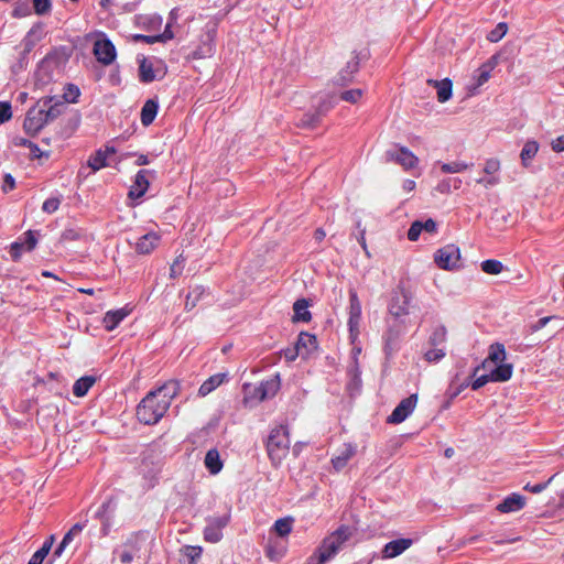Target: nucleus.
Segmentation results:
<instances>
[{"instance_id": "1", "label": "nucleus", "mask_w": 564, "mask_h": 564, "mask_svg": "<svg viewBox=\"0 0 564 564\" xmlns=\"http://www.w3.org/2000/svg\"><path fill=\"white\" fill-rule=\"evenodd\" d=\"M411 300V293L404 288H398L392 293L386 317L387 330L382 337L387 357H391L399 349L400 338L408 330Z\"/></svg>"}, {"instance_id": "2", "label": "nucleus", "mask_w": 564, "mask_h": 564, "mask_svg": "<svg viewBox=\"0 0 564 564\" xmlns=\"http://www.w3.org/2000/svg\"><path fill=\"white\" fill-rule=\"evenodd\" d=\"M180 382L171 380L151 390L137 405L135 414L139 422L154 425L161 421L171 406L172 400L178 394Z\"/></svg>"}, {"instance_id": "3", "label": "nucleus", "mask_w": 564, "mask_h": 564, "mask_svg": "<svg viewBox=\"0 0 564 564\" xmlns=\"http://www.w3.org/2000/svg\"><path fill=\"white\" fill-rule=\"evenodd\" d=\"M265 447L272 465L279 466L290 449L288 429L282 425L274 427L267 438Z\"/></svg>"}, {"instance_id": "4", "label": "nucleus", "mask_w": 564, "mask_h": 564, "mask_svg": "<svg viewBox=\"0 0 564 564\" xmlns=\"http://www.w3.org/2000/svg\"><path fill=\"white\" fill-rule=\"evenodd\" d=\"M162 469V458L159 453L150 449L142 454L139 465V474L142 476V487L152 489L159 482V475Z\"/></svg>"}, {"instance_id": "5", "label": "nucleus", "mask_w": 564, "mask_h": 564, "mask_svg": "<svg viewBox=\"0 0 564 564\" xmlns=\"http://www.w3.org/2000/svg\"><path fill=\"white\" fill-rule=\"evenodd\" d=\"M350 535V528L347 525H340L336 531L323 540L321 546L316 551V554L322 558V561H329L338 553Z\"/></svg>"}, {"instance_id": "6", "label": "nucleus", "mask_w": 564, "mask_h": 564, "mask_svg": "<svg viewBox=\"0 0 564 564\" xmlns=\"http://www.w3.org/2000/svg\"><path fill=\"white\" fill-rule=\"evenodd\" d=\"M229 522V513L217 517H207L206 527L204 528L203 531L204 540L208 543H218L219 541H221L224 536L223 530L228 525Z\"/></svg>"}, {"instance_id": "7", "label": "nucleus", "mask_w": 564, "mask_h": 564, "mask_svg": "<svg viewBox=\"0 0 564 564\" xmlns=\"http://www.w3.org/2000/svg\"><path fill=\"white\" fill-rule=\"evenodd\" d=\"M46 123L43 110L37 101L35 106L28 110L23 122V130L30 137H35Z\"/></svg>"}, {"instance_id": "8", "label": "nucleus", "mask_w": 564, "mask_h": 564, "mask_svg": "<svg viewBox=\"0 0 564 564\" xmlns=\"http://www.w3.org/2000/svg\"><path fill=\"white\" fill-rule=\"evenodd\" d=\"M117 503L112 498L104 501L98 509L95 511V518L101 522V535L106 536L109 534L115 518Z\"/></svg>"}, {"instance_id": "9", "label": "nucleus", "mask_w": 564, "mask_h": 564, "mask_svg": "<svg viewBox=\"0 0 564 564\" xmlns=\"http://www.w3.org/2000/svg\"><path fill=\"white\" fill-rule=\"evenodd\" d=\"M417 403V394L413 393L400 401L392 413L388 416L387 422L390 424H400L412 414Z\"/></svg>"}, {"instance_id": "10", "label": "nucleus", "mask_w": 564, "mask_h": 564, "mask_svg": "<svg viewBox=\"0 0 564 564\" xmlns=\"http://www.w3.org/2000/svg\"><path fill=\"white\" fill-rule=\"evenodd\" d=\"M460 249H437L434 254V261L438 268L453 270L462 267Z\"/></svg>"}, {"instance_id": "11", "label": "nucleus", "mask_w": 564, "mask_h": 564, "mask_svg": "<svg viewBox=\"0 0 564 564\" xmlns=\"http://www.w3.org/2000/svg\"><path fill=\"white\" fill-rule=\"evenodd\" d=\"M94 55L104 65H110L117 56L116 47L108 39H99L94 44Z\"/></svg>"}, {"instance_id": "12", "label": "nucleus", "mask_w": 564, "mask_h": 564, "mask_svg": "<svg viewBox=\"0 0 564 564\" xmlns=\"http://www.w3.org/2000/svg\"><path fill=\"white\" fill-rule=\"evenodd\" d=\"M155 172L150 170H140L134 177L132 185L130 186L128 196L131 199L141 198L150 186L149 176H154Z\"/></svg>"}, {"instance_id": "13", "label": "nucleus", "mask_w": 564, "mask_h": 564, "mask_svg": "<svg viewBox=\"0 0 564 564\" xmlns=\"http://www.w3.org/2000/svg\"><path fill=\"white\" fill-rule=\"evenodd\" d=\"M360 66V56L358 53L352 52L349 56V59L346 62L345 67L340 69L337 76V84L340 86L348 85L352 78L354 75L359 70Z\"/></svg>"}, {"instance_id": "14", "label": "nucleus", "mask_w": 564, "mask_h": 564, "mask_svg": "<svg viewBox=\"0 0 564 564\" xmlns=\"http://www.w3.org/2000/svg\"><path fill=\"white\" fill-rule=\"evenodd\" d=\"M361 319V303L358 299L357 292L349 291V317L348 327L350 333L358 332Z\"/></svg>"}, {"instance_id": "15", "label": "nucleus", "mask_w": 564, "mask_h": 564, "mask_svg": "<svg viewBox=\"0 0 564 564\" xmlns=\"http://www.w3.org/2000/svg\"><path fill=\"white\" fill-rule=\"evenodd\" d=\"M390 161L399 163L404 170H411L417 165L419 159L408 148L401 147L398 152L388 151Z\"/></svg>"}, {"instance_id": "16", "label": "nucleus", "mask_w": 564, "mask_h": 564, "mask_svg": "<svg viewBox=\"0 0 564 564\" xmlns=\"http://www.w3.org/2000/svg\"><path fill=\"white\" fill-rule=\"evenodd\" d=\"M525 503L527 498L518 492H512L497 505L496 510L500 513L517 512L523 509Z\"/></svg>"}, {"instance_id": "17", "label": "nucleus", "mask_w": 564, "mask_h": 564, "mask_svg": "<svg viewBox=\"0 0 564 564\" xmlns=\"http://www.w3.org/2000/svg\"><path fill=\"white\" fill-rule=\"evenodd\" d=\"M117 150L115 147L106 145L104 149H98L88 159L87 164L94 171L97 172L102 167L108 166V158L116 154Z\"/></svg>"}, {"instance_id": "18", "label": "nucleus", "mask_w": 564, "mask_h": 564, "mask_svg": "<svg viewBox=\"0 0 564 564\" xmlns=\"http://www.w3.org/2000/svg\"><path fill=\"white\" fill-rule=\"evenodd\" d=\"M281 387L280 375L276 373L270 379L263 380L258 384V402L272 398Z\"/></svg>"}, {"instance_id": "19", "label": "nucleus", "mask_w": 564, "mask_h": 564, "mask_svg": "<svg viewBox=\"0 0 564 564\" xmlns=\"http://www.w3.org/2000/svg\"><path fill=\"white\" fill-rule=\"evenodd\" d=\"M357 446L351 443H345L339 448L338 454L332 458V465L335 470L339 471L348 464L349 459L355 456Z\"/></svg>"}, {"instance_id": "20", "label": "nucleus", "mask_w": 564, "mask_h": 564, "mask_svg": "<svg viewBox=\"0 0 564 564\" xmlns=\"http://www.w3.org/2000/svg\"><path fill=\"white\" fill-rule=\"evenodd\" d=\"M412 545L411 539H398L388 542L382 550L383 558H392L402 554Z\"/></svg>"}, {"instance_id": "21", "label": "nucleus", "mask_w": 564, "mask_h": 564, "mask_svg": "<svg viewBox=\"0 0 564 564\" xmlns=\"http://www.w3.org/2000/svg\"><path fill=\"white\" fill-rule=\"evenodd\" d=\"M130 312L131 311L127 307L108 311L102 318L105 329L108 332L113 330L130 314Z\"/></svg>"}, {"instance_id": "22", "label": "nucleus", "mask_w": 564, "mask_h": 564, "mask_svg": "<svg viewBox=\"0 0 564 564\" xmlns=\"http://www.w3.org/2000/svg\"><path fill=\"white\" fill-rule=\"evenodd\" d=\"M436 228L437 224L432 218H429L425 221L416 220L412 223L410 229L408 230V238L411 241H416L422 231L433 234L436 231Z\"/></svg>"}, {"instance_id": "23", "label": "nucleus", "mask_w": 564, "mask_h": 564, "mask_svg": "<svg viewBox=\"0 0 564 564\" xmlns=\"http://www.w3.org/2000/svg\"><path fill=\"white\" fill-rule=\"evenodd\" d=\"M40 108L43 110L46 122L53 121L61 116L64 108L63 102L53 104L52 97H45L39 100Z\"/></svg>"}, {"instance_id": "24", "label": "nucleus", "mask_w": 564, "mask_h": 564, "mask_svg": "<svg viewBox=\"0 0 564 564\" xmlns=\"http://www.w3.org/2000/svg\"><path fill=\"white\" fill-rule=\"evenodd\" d=\"M204 465L210 475H217L221 471L224 463L217 448H210L207 451L204 458Z\"/></svg>"}, {"instance_id": "25", "label": "nucleus", "mask_w": 564, "mask_h": 564, "mask_svg": "<svg viewBox=\"0 0 564 564\" xmlns=\"http://www.w3.org/2000/svg\"><path fill=\"white\" fill-rule=\"evenodd\" d=\"M310 302L306 299H299L293 304V322L307 323L312 319V314L308 311Z\"/></svg>"}, {"instance_id": "26", "label": "nucleus", "mask_w": 564, "mask_h": 564, "mask_svg": "<svg viewBox=\"0 0 564 564\" xmlns=\"http://www.w3.org/2000/svg\"><path fill=\"white\" fill-rule=\"evenodd\" d=\"M539 148L540 145L535 140H528L524 143L520 152L521 164L523 167H529L531 165V161L536 155Z\"/></svg>"}, {"instance_id": "27", "label": "nucleus", "mask_w": 564, "mask_h": 564, "mask_svg": "<svg viewBox=\"0 0 564 564\" xmlns=\"http://www.w3.org/2000/svg\"><path fill=\"white\" fill-rule=\"evenodd\" d=\"M159 104L154 99H148L141 109V122L144 127L150 126L158 113Z\"/></svg>"}, {"instance_id": "28", "label": "nucleus", "mask_w": 564, "mask_h": 564, "mask_svg": "<svg viewBox=\"0 0 564 564\" xmlns=\"http://www.w3.org/2000/svg\"><path fill=\"white\" fill-rule=\"evenodd\" d=\"M227 379L226 373H216L205 380L198 389L200 397H206Z\"/></svg>"}, {"instance_id": "29", "label": "nucleus", "mask_w": 564, "mask_h": 564, "mask_svg": "<svg viewBox=\"0 0 564 564\" xmlns=\"http://www.w3.org/2000/svg\"><path fill=\"white\" fill-rule=\"evenodd\" d=\"M427 83L434 85L437 88V99L440 102H445L452 97L453 84L451 79L445 78L440 82L430 79Z\"/></svg>"}, {"instance_id": "30", "label": "nucleus", "mask_w": 564, "mask_h": 564, "mask_svg": "<svg viewBox=\"0 0 564 564\" xmlns=\"http://www.w3.org/2000/svg\"><path fill=\"white\" fill-rule=\"evenodd\" d=\"M95 382L96 378L93 376H84L77 379L73 386L74 395L78 398L85 397Z\"/></svg>"}, {"instance_id": "31", "label": "nucleus", "mask_w": 564, "mask_h": 564, "mask_svg": "<svg viewBox=\"0 0 564 564\" xmlns=\"http://www.w3.org/2000/svg\"><path fill=\"white\" fill-rule=\"evenodd\" d=\"M513 372V367L511 364H500L490 371L491 381L492 382H505L508 381Z\"/></svg>"}, {"instance_id": "32", "label": "nucleus", "mask_w": 564, "mask_h": 564, "mask_svg": "<svg viewBox=\"0 0 564 564\" xmlns=\"http://www.w3.org/2000/svg\"><path fill=\"white\" fill-rule=\"evenodd\" d=\"M447 340V329L444 325L436 326L429 337L431 347H445Z\"/></svg>"}, {"instance_id": "33", "label": "nucleus", "mask_w": 564, "mask_h": 564, "mask_svg": "<svg viewBox=\"0 0 564 564\" xmlns=\"http://www.w3.org/2000/svg\"><path fill=\"white\" fill-rule=\"evenodd\" d=\"M295 346L300 351H302V349H306V352H311V350L316 349L317 347L316 336L306 332H302L297 337Z\"/></svg>"}, {"instance_id": "34", "label": "nucleus", "mask_w": 564, "mask_h": 564, "mask_svg": "<svg viewBox=\"0 0 564 564\" xmlns=\"http://www.w3.org/2000/svg\"><path fill=\"white\" fill-rule=\"evenodd\" d=\"M293 519L291 517H285L276 520L273 524V530L280 538H284L289 535L292 531Z\"/></svg>"}, {"instance_id": "35", "label": "nucleus", "mask_w": 564, "mask_h": 564, "mask_svg": "<svg viewBox=\"0 0 564 564\" xmlns=\"http://www.w3.org/2000/svg\"><path fill=\"white\" fill-rule=\"evenodd\" d=\"M496 62L489 61L482 64L476 72L475 78L478 86L487 83L491 76V72L495 68Z\"/></svg>"}, {"instance_id": "36", "label": "nucleus", "mask_w": 564, "mask_h": 564, "mask_svg": "<svg viewBox=\"0 0 564 564\" xmlns=\"http://www.w3.org/2000/svg\"><path fill=\"white\" fill-rule=\"evenodd\" d=\"M321 109L315 110L314 112H307L303 116L301 119V126L304 128H315L319 124L322 117L324 116L325 111Z\"/></svg>"}, {"instance_id": "37", "label": "nucleus", "mask_w": 564, "mask_h": 564, "mask_svg": "<svg viewBox=\"0 0 564 564\" xmlns=\"http://www.w3.org/2000/svg\"><path fill=\"white\" fill-rule=\"evenodd\" d=\"M139 78L142 83H151L155 79L153 66L151 63L147 62L145 58H143L139 66Z\"/></svg>"}, {"instance_id": "38", "label": "nucleus", "mask_w": 564, "mask_h": 564, "mask_svg": "<svg viewBox=\"0 0 564 564\" xmlns=\"http://www.w3.org/2000/svg\"><path fill=\"white\" fill-rule=\"evenodd\" d=\"M488 359L495 364L502 362L506 359V349L503 344L494 343L489 347Z\"/></svg>"}, {"instance_id": "39", "label": "nucleus", "mask_w": 564, "mask_h": 564, "mask_svg": "<svg viewBox=\"0 0 564 564\" xmlns=\"http://www.w3.org/2000/svg\"><path fill=\"white\" fill-rule=\"evenodd\" d=\"M52 546V541H46L43 545L31 556L28 564H42L47 556Z\"/></svg>"}, {"instance_id": "40", "label": "nucleus", "mask_w": 564, "mask_h": 564, "mask_svg": "<svg viewBox=\"0 0 564 564\" xmlns=\"http://www.w3.org/2000/svg\"><path fill=\"white\" fill-rule=\"evenodd\" d=\"M480 267L481 270L487 274H499L503 269L502 262L495 259L482 261Z\"/></svg>"}, {"instance_id": "41", "label": "nucleus", "mask_w": 564, "mask_h": 564, "mask_svg": "<svg viewBox=\"0 0 564 564\" xmlns=\"http://www.w3.org/2000/svg\"><path fill=\"white\" fill-rule=\"evenodd\" d=\"M470 166H473V163L468 164L462 161H455L442 164L441 170L444 173H459L466 171Z\"/></svg>"}, {"instance_id": "42", "label": "nucleus", "mask_w": 564, "mask_h": 564, "mask_svg": "<svg viewBox=\"0 0 564 564\" xmlns=\"http://www.w3.org/2000/svg\"><path fill=\"white\" fill-rule=\"evenodd\" d=\"M203 549L200 546L186 545L184 547V556L186 562L184 564H196V561L202 556Z\"/></svg>"}, {"instance_id": "43", "label": "nucleus", "mask_w": 564, "mask_h": 564, "mask_svg": "<svg viewBox=\"0 0 564 564\" xmlns=\"http://www.w3.org/2000/svg\"><path fill=\"white\" fill-rule=\"evenodd\" d=\"M446 356L445 347H431L424 354L427 362H438Z\"/></svg>"}, {"instance_id": "44", "label": "nucleus", "mask_w": 564, "mask_h": 564, "mask_svg": "<svg viewBox=\"0 0 564 564\" xmlns=\"http://www.w3.org/2000/svg\"><path fill=\"white\" fill-rule=\"evenodd\" d=\"M489 381H491V376L490 373L488 375H482L478 378H476L475 380H473L470 383H465L463 384L457 391H455L453 394H452V398H455L459 394L462 388L470 384L471 389L473 390H479L480 388H482L485 384H487Z\"/></svg>"}, {"instance_id": "45", "label": "nucleus", "mask_w": 564, "mask_h": 564, "mask_svg": "<svg viewBox=\"0 0 564 564\" xmlns=\"http://www.w3.org/2000/svg\"><path fill=\"white\" fill-rule=\"evenodd\" d=\"M86 525H87V520H85L84 522L75 523L68 530V532L64 535V538L62 540L64 542V544L69 545L72 543V541L74 540V538L79 535L82 533V531L86 528Z\"/></svg>"}, {"instance_id": "46", "label": "nucleus", "mask_w": 564, "mask_h": 564, "mask_svg": "<svg viewBox=\"0 0 564 564\" xmlns=\"http://www.w3.org/2000/svg\"><path fill=\"white\" fill-rule=\"evenodd\" d=\"M350 380L347 384L348 390L352 393L354 391H359L361 387V378L360 371L357 366L350 369L349 371Z\"/></svg>"}, {"instance_id": "47", "label": "nucleus", "mask_w": 564, "mask_h": 564, "mask_svg": "<svg viewBox=\"0 0 564 564\" xmlns=\"http://www.w3.org/2000/svg\"><path fill=\"white\" fill-rule=\"evenodd\" d=\"M79 96H80V90L76 85H74V84L66 85L63 97L67 102H70V104L78 102Z\"/></svg>"}, {"instance_id": "48", "label": "nucleus", "mask_w": 564, "mask_h": 564, "mask_svg": "<svg viewBox=\"0 0 564 564\" xmlns=\"http://www.w3.org/2000/svg\"><path fill=\"white\" fill-rule=\"evenodd\" d=\"M160 235L158 232H148L140 238L137 247H154L160 243Z\"/></svg>"}, {"instance_id": "49", "label": "nucleus", "mask_w": 564, "mask_h": 564, "mask_svg": "<svg viewBox=\"0 0 564 564\" xmlns=\"http://www.w3.org/2000/svg\"><path fill=\"white\" fill-rule=\"evenodd\" d=\"M202 294H203L202 288L197 286V288L193 289L186 296L185 310H187V311L193 310Z\"/></svg>"}, {"instance_id": "50", "label": "nucleus", "mask_w": 564, "mask_h": 564, "mask_svg": "<svg viewBox=\"0 0 564 564\" xmlns=\"http://www.w3.org/2000/svg\"><path fill=\"white\" fill-rule=\"evenodd\" d=\"M508 26L507 23L501 22L499 23L489 34L488 40L490 42H498L500 41L505 34L507 33Z\"/></svg>"}, {"instance_id": "51", "label": "nucleus", "mask_w": 564, "mask_h": 564, "mask_svg": "<svg viewBox=\"0 0 564 564\" xmlns=\"http://www.w3.org/2000/svg\"><path fill=\"white\" fill-rule=\"evenodd\" d=\"M362 96L361 89H349L340 94V99L347 102L356 104Z\"/></svg>"}, {"instance_id": "52", "label": "nucleus", "mask_w": 564, "mask_h": 564, "mask_svg": "<svg viewBox=\"0 0 564 564\" xmlns=\"http://www.w3.org/2000/svg\"><path fill=\"white\" fill-rule=\"evenodd\" d=\"M554 477H555V475L551 476L546 481L534 484V485H531L530 482H528L523 489L529 492H532V494H540L547 488V486L552 482Z\"/></svg>"}, {"instance_id": "53", "label": "nucleus", "mask_w": 564, "mask_h": 564, "mask_svg": "<svg viewBox=\"0 0 564 564\" xmlns=\"http://www.w3.org/2000/svg\"><path fill=\"white\" fill-rule=\"evenodd\" d=\"M12 118V107L9 101H0V124Z\"/></svg>"}, {"instance_id": "54", "label": "nucleus", "mask_w": 564, "mask_h": 564, "mask_svg": "<svg viewBox=\"0 0 564 564\" xmlns=\"http://www.w3.org/2000/svg\"><path fill=\"white\" fill-rule=\"evenodd\" d=\"M245 400L246 401H256L258 402V386H252L250 383L243 384Z\"/></svg>"}, {"instance_id": "55", "label": "nucleus", "mask_w": 564, "mask_h": 564, "mask_svg": "<svg viewBox=\"0 0 564 564\" xmlns=\"http://www.w3.org/2000/svg\"><path fill=\"white\" fill-rule=\"evenodd\" d=\"M61 205V200L57 197L47 198L42 206L43 212L52 214L55 213Z\"/></svg>"}, {"instance_id": "56", "label": "nucleus", "mask_w": 564, "mask_h": 564, "mask_svg": "<svg viewBox=\"0 0 564 564\" xmlns=\"http://www.w3.org/2000/svg\"><path fill=\"white\" fill-rule=\"evenodd\" d=\"M34 11L36 14H45L51 9L50 0H33Z\"/></svg>"}, {"instance_id": "57", "label": "nucleus", "mask_w": 564, "mask_h": 564, "mask_svg": "<svg viewBox=\"0 0 564 564\" xmlns=\"http://www.w3.org/2000/svg\"><path fill=\"white\" fill-rule=\"evenodd\" d=\"M500 170V161L497 159H489L485 163L484 172L489 175L496 174Z\"/></svg>"}, {"instance_id": "58", "label": "nucleus", "mask_w": 564, "mask_h": 564, "mask_svg": "<svg viewBox=\"0 0 564 564\" xmlns=\"http://www.w3.org/2000/svg\"><path fill=\"white\" fill-rule=\"evenodd\" d=\"M267 555L271 560L278 561L284 555V549L283 547L276 549L275 546L272 545V542L270 541L267 546Z\"/></svg>"}, {"instance_id": "59", "label": "nucleus", "mask_w": 564, "mask_h": 564, "mask_svg": "<svg viewBox=\"0 0 564 564\" xmlns=\"http://www.w3.org/2000/svg\"><path fill=\"white\" fill-rule=\"evenodd\" d=\"M15 187V181L11 174H6L3 177L2 191L8 193Z\"/></svg>"}, {"instance_id": "60", "label": "nucleus", "mask_w": 564, "mask_h": 564, "mask_svg": "<svg viewBox=\"0 0 564 564\" xmlns=\"http://www.w3.org/2000/svg\"><path fill=\"white\" fill-rule=\"evenodd\" d=\"M553 318H555V316H545V317L538 319L534 324L531 325V330L538 332V330L542 329Z\"/></svg>"}, {"instance_id": "61", "label": "nucleus", "mask_w": 564, "mask_h": 564, "mask_svg": "<svg viewBox=\"0 0 564 564\" xmlns=\"http://www.w3.org/2000/svg\"><path fill=\"white\" fill-rule=\"evenodd\" d=\"M551 149L554 152H564V135H560L551 141Z\"/></svg>"}, {"instance_id": "62", "label": "nucleus", "mask_w": 564, "mask_h": 564, "mask_svg": "<svg viewBox=\"0 0 564 564\" xmlns=\"http://www.w3.org/2000/svg\"><path fill=\"white\" fill-rule=\"evenodd\" d=\"M173 23L167 22L163 33L159 34V37L162 39V42H166L174 39V33L172 31Z\"/></svg>"}, {"instance_id": "63", "label": "nucleus", "mask_w": 564, "mask_h": 564, "mask_svg": "<svg viewBox=\"0 0 564 564\" xmlns=\"http://www.w3.org/2000/svg\"><path fill=\"white\" fill-rule=\"evenodd\" d=\"M24 235H25V243L28 245V247H35V245L37 243V238H36L37 232L29 230Z\"/></svg>"}, {"instance_id": "64", "label": "nucleus", "mask_w": 564, "mask_h": 564, "mask_svg": "<svg viewBox=\"0 0 564 564\" xmlns=\"http://www.w3.org/2000/svg\"><path fill=\"white\" fill-rule=\"evenodd\" d=\"M300 354H301V351L299 350V348L296 346H294L293 348H288L284 352V356H285L286 360L293 361L296 359V357Z\"/></svg>"}]
</instances>
